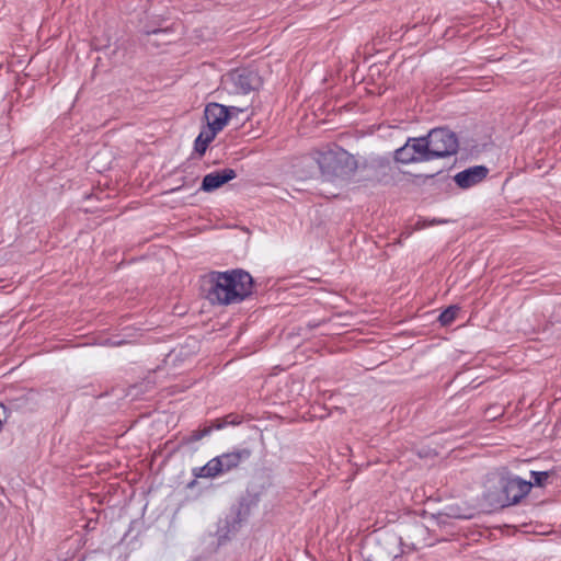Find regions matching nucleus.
Masks as SVG:
<instances>
[{"label":"nucleus","mask_w":561,"mask_h":561,"mask_svg":"<svg viewBox=\"0 0 561 561\" xmlns=\"http://www.w3.org/2000/svg\"><path fill=\"white\" fill-rule=\"evenodd\" d=\"M205 298L213 305H230L252 294L253 278L243 270L210 272L202 279Z\"/></svg>","instance_id":"obj_1"},{"label":"nucleus","mask_w":561,"mask_h":561,"mask_svg":"<svg viewBox=\"0 0 561 561\" xmlns=\"http://www.w3.org/2000/svg\"><path fill=\"white\" fill-rule=\"evenodd\" d=\"M251 451L247 448L225 453L210 459L205 466L194 468L195 478H216L236 469L242 461L249 459Z\"/></svg>","instance_id":"obj_2"},{"label":"nucleus","mask_w":561,"mask_h":561,"mask_svg":"<svg viewBox=\"0 0 561 561\" xmlns=\"http://www.w3.org/2000/svg\"><path fill=\"white\" fill-rule=\"evenodd\" d=\"M318 159H320V172L328 180L346 176L356 167L354 158L343 150L319 151Z\"/></svg>","instance_id":"obj_3"},{"label":"nucleus","mask_w":561,"mask_h":561,"mask_svg":"<svg viewBox=\"0 0 561 561\" xmlns=\"http://www.w3.org/2000/svg\"><path fill=\"white\" fill-rule=\"evenodd\" d=\"M424 139L431 160L456 154L459 148L457 135L448 128H434Z\"/></svg>","instance_id":"obj_4"},{"label":"nucleus","mask_w":561,"mask_h":561,"mask_svg":"<svg viewBox=\"0 0 561 561\" xmlns=\"http://www.w3.org/2000/svg\"><path fill=\"white\" fill-rule=\"evenodd\" d=\"M224 88L229 93L247 94L261 85L257 72L249 68L231 70L222 78Z\"/></svg>","instance_id":"obj_5"},{"label":"nucleus","mask_w":561,"mask_h":561,"mask_svg":"<svg viewBox=\"0 0 561 561\" xmlns=\"http://www.w3.org/2000/svg\"><path fill=\"white\" fill-rule=\"evenodd\" d=\"M426 534L427 528L423 524L413 523L409 525L404 531V536H401L399 540L394 538L392 539L394 549L392 551H389L387 556H380V561H387L388 559L397 561L399 559L400 553L397 547L398 542L413 550L419 549L424 543Z\"/></svg>","instance_id":"obj_6"},{"label":"nucleus","mask_w":561,"mask_h":561,"mask_svg":"<svg viewBox=\"0 0 561 561\" xmlns=\"http://www.w3.org/2000/svg\"><path fill=\"white\" fill-rule=\"evenodd\" d=\"M394 160L403 164L431 161L424 137H412L394 151Z\"/></svg>","instance_id":"obj_7"},{"label":"nucleus","mask_w":561,"mask_h":561,"mask_svg":"<svg viewBox=\"0 0 561 561\" xmlns=\"http://www.w3.org/2000/svg\"><path fill=\"white\" fill-rule=\"evenodd\" d=\"M502 478L503 484H500V486L503 488L507 497V506L518 503L529 493L533 486L531 481H526L518 477L502 474Z\"/></svg>","instance_id":"obj_8"},{"label":"nucleus","mask_w":561,"mask_h":561,"mask_svg":"<svg viewBox=\"0 0 561 561\" xmlns=\"http://www.w3.org/2000/svg\"><path fill=\"white\" fill-rule=\"evenodd\" d=\"M500 484H503L502 474L489 477L485 482L483 499L485 503L493 508L507 506V497Z\"/></svg>","instance_id":"obj_9"},{"label":"nucleus","mask_w":561,"mask_h":561,"mask_svg":"<svg viewBox=\"0 0 561 561\" xmlns=\"http://www.w3.org/2000/svg\"><path fill=\"white\" fill-rule=\"evenodd\" d=\"M204 116L207 127L215 131H220L229 119V108L219 103H209L206 105Z\"/></svg>","instance_id":"obj_10"},{"label":"nucleus","mask_w":561,"mask_h":561,"mask_svg":"<svg viewBox=\"0 0 561 561\" xmlns=\"http://www.w3.org/2000/svg\"><path fill=\"white\" fill-rule=\"evenodd\" d=\"M489 173V169L484 165H474L461 172H458L454 180L460 188H469L482 182Z\"/></svg>","instance_id":"obj_11"},{"label":"nucleus","mask_w":561,"mask_h":561,"mask_svg":"<svg viewBox=\"0 0 561 561\" xmlns=\"http://www.w3.org/2000/svg\"><path fill=\"white\" fill-rule=\"evenodd\" d=\"M236 176V171L229 168L208 173L202 181L201 190L205 192H213L221 187L227 182L233 180Z\"/></svg>","instance_id":"obj_12"},{"label":"nucleus","mask_w":561,"mask_h":561,"mask_svg":"<svg viewBox=\"0 0 561 561\" xmlns=\"http://www.w3.org/2000/svg\"><path fill=\"white\" fill-rule=\"evenodd\" d=\"M318 152L319 151H316L313 153L302 156L298 159L295 168L296 174L300 179L305 180L312 178L317 174L318 171H320V159H318Z\"/></svg>","instance_id":"obj_13"},{"label":"nucleus","mask_w":561,"mask_h":561,"mask_svg":"<svg viewBox=\"0 0 561 561\" xmlns=\"http://www.w3.org/2000/svg\"><path fill=\"white\" fill-rule=\"evenodd\" d=\"M217 131L211 128H204L195 139L194 149L198 154H204L208 145L215 139Z\"/></svg>","instance_id":"obj_14"},{"label":"nucleus","mask_w":561,"mask_h":561,"mask_svg":"<svg viewBox=\"0 0 561 561\" xmlns=\"http://www.w3.org/2000/svg\"><path fill=\"white\" fill-rule=\"evenodd\" d=\"M234 421H228V420H216L215 423L210 426H205L203 430L193 431L191 435L187 437L188 443H194L201 440L203 437L209 435L213 431V428L220 430L226 424H234Z\"/></svg>","instance_id":"obj_15"},{"label":"nucleus","mask_w":561,"mask_h":561,"mask_svg":"<svg viewBox=\"0 0 561 561\" xmlns=\"http://www.w3.org/2000/svg\"><path fill=\"white\" fill-rule=\"evenodd\" d=\"M459 312V307L457 306H449L447 309H445L438 317V321L442 325H449L454 320L456 319L457 314Z\"/></svg>","instance_id":"obj_16"},{"label":"nucleus","mask_w":561,"mask_h":561,"mask_svg":"<svg viewBox=\"0 0 561 561\" xmlns=\"http://www.w3.org/2000/svg\"><path fill=\"white\" fill-rule=\"evenodd\" d=\"M533 485L543 486L550 476L548 471H531Z\"/></svg>","instance_id":"obj_17"},{"label":"nucleus","mask_w":561,"mask_h":561,"mask_svg":"<svg viewBox=\"0 0 561 561\" xmlns=\"http://www.w3.org/2000/svg\"><path fill=\"white\" fill-rule=\"evenodd\" d=\"M148 35L154 37V42L160 41L163 43H170V39L168 38L170 33L168 30L157 28L149 32Z\"/></svg>","instance_id":"obj_18"},{"label":"nucleus","mask_w":561,"mask_h":561,"mask_svg":"<svg viewBox=\"0 0 561 561\" xmlns=\"http://www.w3.org/2000/svg\"><path fill=\"white\" fill-rule=\"evenodd\" d=\"M448 516L455 517V518H470L471 516L468 515H460L456 513H449Z\"/></svg>","instance_id":"obj_19"},{"label":"nucleus","mask_w":561,"mask_h":561,"mask_svg":"<svg viewBox=\"0 0 561 561\" xmlns=\"http://www.w3.org/2000/svg\"><path fill=\"white\" fill-rule=\"evenodd\" d=\"M443 222H446V220H435V219H434L433 221H431V224H430V225H434V224H443Z\"/></svg>","instance_id":"obj_20"}]
</instances>
